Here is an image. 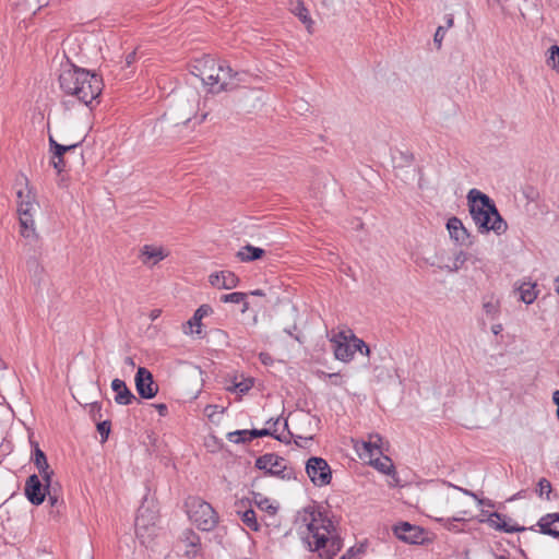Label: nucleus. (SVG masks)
<instances>
[{
    "label": "nucleus",
    "instance_id": "30",
    "mask_svg": "<svg viewBox=\"0 0 559 559\" xmlns=\"http://www.w3.org/2000/svg\"><path fill=\"white\" fill-rule=\"evenodd\" d=\"M84 136L82 139H80L79 141L74 142V143H70V144H60L58 143L55 138L52 135H49V139H48V142H49V147L51 150H58V152H61L63 155H66V153L68 152H73L75 151L78 147H80L82 145V143L84 142Z\"/></svg>",
    "mask_w": 559,
    "mask_h": 559
},
{
    "label": "nucleus",
    "instance_id": "20",
    "mask_svg": "<svg viewBox=\"0 0 559 559\" xmlns=\"http://www.w3.org/2000/svg\"><path fill=\"white\" fill-rule=\"evenodd\" d=\"M506 515L499 513V512H492L489 514L487 522L488 524L493 527L497 531L504 532V533H519L524 532L527 528L525 526H520L518 524L510 525L504 521Z\"/></svg>",
    "mask_w": 559,
    "mask_h": 559
},
{
    "label": "nucleus",
    "instance_id": "58",
    "mask_svg": "<svg viewBox=\"0 0 559 559\" xmlns=\"http://www.w3.org/2000/svg\"><path fill=\"white\" fill-rule=\"evenodd\" d=\"M124 364H126V365H128V366H131V367H134V366H135L133 358H132V357H130V356H127V357L124 358Z\"/></svg>",
    "mask_w": 559,
    "mask_h": 559
},
{
    "label": "nucleus",
    "instance_id": "40",
    "mask_svg": "<svg viewBox=\"0 0 559 559\" xmlns=\"http://www.w3.org/2000/svg\"><path fill=\"white\" fill-rule=\"evenodd\" d=\"M247 296H248L247 293L234 292L230 294L222 295L221 301L224 304H227V302L240 304V301H245Z\"/></svg>",
    "mask_w": 559,
    "mask_h": 559
},
{
    "label": "nucleus",
    "instance_id": "64",
    "mask_svg": "<svg viewBox=\"0 0 559 559\" xmlns=\"http://www.w3.org/2000/svg\"><path fill=\"white\" fill-rule=\"evenodd\" d=\"M463 492H464L465 495H468V496H472V497H474V498H477V496H476L474 492H472V491H469V490H467V489H463Z\"/></svg>",
    "mask_w": 559,
    "mask_h": 559
},
{
    "label": "nucleus",
    "instance_id": "61",
    "mask_svg": "<svg viewBox=\"0 0 559 559\" xmlns=\"http://www.w3.org/2000/svg\"><path fill=\"white\" fill-rule=\"evenodd\" d=\"M249 294L253 295V296H265V294L262 289H255V290L250 292Z\"/></svg>",
    "mask_w": 559,
    "mask_h": 559
},
{
    "label": "nucleus",
    "instance_id": "56",
    "mask_svg": "<svg viewBox=\"0 0 559 559\" xmlns=\"http://www.w3.org/2000/svg\"><path fill=\"white\" fill-rule=\"evenodd\" d=\"M491 330H492V333L495 335H498L502 331V325L501 324H495V325H492Z\"/></svg>",
    "mask_w": 559,
    "mask_h": 559
},
{
    "label": "nucleus",
    "instance_id": "3",
    "mask_svg": "<svg viewBox=\"0 0 559 559\" xmlns=\"http://www.w3.org/2000/svg\"><path fill=\"white\" fill-rule=\"evenodd\" d=\"M301 539L309 551L318 552L322 559H333L343 548V539L337 530L332 533L316 532L311 539L309 535H302Z\"/></svg>",
    "mask_w": 559,
    "mask_h": 559
},
{
    "label": "nucleus",
    "instance_id": "37",
    "mask_svg": "<svg viewBox=\"0 0 559 559\" xmlns=\"http://www.w3.org/2000/svg\"><path fill=\"white\" fill-rule=\"evenodd\" d=\"M96 429L100 435V442L105 443L111 432V421L109 419L96 421Z\"/></svg>",
    "mask_w": 559,
    "mask_h": 559
},
{
    "label": "nucleus",
    "instance_id": "12",
    "mask_svg": "<svg viewBox=\"0 0 559 559\" xmlns=\"http://www.w3.org/2000/svg\"><path fill=\"white\" fill-rule=\"evenodd\" d=\"M31 191L26 194V200H22L17 206V213L21 225V234L23 237H29L35 233L33 213L34 199L29 195Z\"/></svg>",
    "mask_w": 559,
    "mask_h": 559
},
{
    "label": "nucleus",
    "instance_id": "60",
    "mask_svg": "<svg viewBox=\"0 0 559 559\" xmlns=\"http://www.w3.org/2000/svg\"><path fill=\"white\" fill-rule=\"evenodd\" d=\"M16 197H17V202L20 203L22 200H26V195H24L23 191L22 190H19L16 192Z\"/></svg>",
    "mask_w": 559,
    "mask_h": 559
},
{
    "label": "nucleus",
    "instance_id": "36",
    "mask_svg": "<svg viewBox=\"0 0 559 559\" xmlns=\"http://www.w3.org/2000/svg\"><path fill=\"white\" fill-rule=\"evenodd\" d=\"M253 383L252 378H243L241 381H235L229 390L239 394H246L253 386Z\"/></svg>",
    "mask_w": 559,
    "mask_h": 559
},
{
    "label": "nucleus",
    "instance_id": "52",
    "mask_svg": "<svg viewBox=\"0 0 559 559\" xmlns=\"http://www.w3.org/2000/svg\"><path fill=\"white\" fill-rule=\"evenodd\" d=\"M135 58H136L135 51H131L130 53H128L126 56V66L130 67L135 61Z\"/></svg>",
    "mask_w": 559,
    "mask_h": 559
},
{
    "label": "nucleus",
    "instance_id": "41",
    "mask_svg": "<svg viewBox=\"0 0 559 559\" xmlns=\"http://www.w3.org/2000/svg\"><path fill=\"white\" fill-rule=\"evenodd\" d=\"M88 407V414L93 421H99L103 417L102 414V403L99 402H92L86 405Z\"/></svg>",
    "mask_w": 559,
    "mask_h": 559
},
{
    "label": "nucleus",
    "instance_id": "38",
    "mask_svg": "<svg viewBox=\"0 0 559 559\" xmlns=\"http://www.w3.org/2000/svg\"><path fill=\"white\" fill-rule=\"evenodd\" d=\"M349 344L352 345V349H355V353L359 352L360 354L366 356L370 355V347L356 335H352Z\"/></svg>",
    "mask_w": 559,
    "mask_h": 559
},
{
    "label": "nucleus",
    "instance_id": "21",
    "mask_svg": "<svg viewBox=\"0 0 559 559\" xmlns=\"http://www.w3.org/2000/svg\"><path fill=\"white\" fill-rule=\"evenodd\" d=\"M340 337H343L344 341H332L334 343V356L337 360L348 362L353 359L355 349H352V345L347 342L343 332L340 333Z\"/></svg>",
    "mask_w": 559,
    "mask_h": 559
},
{
    "label": "nucleus",
    "instance_id": "33",
    "mask_svg": "<svg viewBox=\"0 0 559 559\" xmlns=\"http://www.w3.org/2000/svg\"><path fill=\"white\" fill-rule=\"evenodd\" d=\"M253 500L260 510L265 511L271 515H274L277 512V507L273 506L270 500L261 493L253 492Z\"/></svg>",
    "mask_w": 559,
    "mask_h": 559
},
{
    "label": "nucleus",
    "instance_id": "46",
    "mask_svg": "<svg viewBox=\"0 0 559 559\" xmlns=\"http://www.w3.org/2000/svg\"><path fill=\"white\" fill-rule=\"evenodd\" d=\"M445 35V27L444 26H438L435 36H433V43L437 46L438 49L441 48L442 40Z\"/></svg>",
    "mask_w": 559,
    "mask_h": 559
},
{
    "label": "nucleus",
    "instance_id": "34",
    "mask_svg": "<svg viewBox=\"0 0 559 559\" xmlns=\"http://www.w3.org/2000/svg\"><path fill=\"white\" fill-rule=\"evenodd\" d=\"M546 63L552 70L559 72V46L552 45L547 51Z\"/></svg>",
    "mask_w": 559,
    "mask_h": 559
},
{
    "label": "nucleus",
    "instance_id": "8",
    "mask_svg": "<svg viewBox=\"0 0 559 559\" xmlns=\"http://www.w3.org/2000/svg\"><path fill=\"white\" fill-rule=\"evenodd\" d=\"M194 68L200 69V73L192 71V74L200 78L204 85H209L210 92L216 93V87L221 80L217 72V61L214 58L206 56L197 60Z\"/></svg>",
    "mask_w": 559,
    "mask_h": 559
},
{
    "label": "nucleus",
    "instance_id": "31",
    "mask_svg": "<svg viewBox=\"0 0 559 559\" xmlns=\"http://www.w3.org/2000/svg\"><path fill=\"white\" fill-rule=\"evenodd\" d=\"M382 438L380 435L370 436V440L364 442V449L366 450L369 459L373 457L374 454L381 455L382 450L380 447V442Z\"/></svg>",
    "mask_w": 559,
    "mask_h": 559
},
{
    "label": "nucleus",
    "instance_id": "16",
    "mask_svg": "<svg viewBox=\"0 0 559 559\" xmlns=\"http://www.w3.org/2000/svg\"><path fill=\"white\" fill-rule=\"evenodd\" d=\"M209 282L212 286L218 289H233L238 286L240 280L231 271H221L212 273L209 276Z\"/></svg>",
    "mask_w": 559,
    "mask_h": 559
},
{
    "label": "nucleus",
    "instance_id": "7",
    "mask_svg": "<svg viewBox=\"0 0 559 559\" xmlns=\"http://www.w3.org/2000/svg\"><path fill=\"white\" fill-rule=\"evenodd\" d=\"M306 473L312 484L318 487L326 486L332 479V469L328 462L319 456H311L306 462Z\"/></svg>",
    "mask_w": 559,
    "mask_h": 559
},
{
    "label": "nucleus",
    "instance_id": "22",
    "mask_svg": "<svg viewBox=\"0 0 559 559\" xmlns=\"http://www.w3.org/2000/svg\"><path fill=\"white\" fill-rule=\"evenodd\" d=\"M166 257L162 248H156L153 246H144L141 249L140 259L144 264H151L152 266L157 264L160 260Z\"/></svg>",
    "mask_w": 559,
    "mask_h": 559
},
{
    "label": "nucleus",
    "instance_id": "57",
    "mask_svg": "<svg viewBox=\"0 0 559 559\" xmlns=\"http://www.w3.org/2000/svg\"><path fill=\"white\" fill-rule=\"evenodd\" d=\"M445 20H447V26H445V29H447L453 25V16L451 14H448L445 16Z\"/></svg>",
    "mask_w": 559,
    "mask_h": 559
},
{
    "label": "nucleus",
    "instance_id": "17",
    "mask_svg": "<svg viewBox=\"0 0 559 559\" xmlns=\"http://www.w3.org/2000/svg\"><path fill=\"white\" fill-rule=\"evenodd\" d=\"M217 72L221 80L216 87V93L230 91L236 86L231 81L236 79L239 73L234 71L227 61H217Z\"/></svg>",
    "mask_w": 559,
    "mask_h": 559
},
{
    "label": "nucleus",
    "instance_id": "25",
    "mask_svg": "<svg viewBox=\"0 0 559 559\" xmlns=\"http://www.w3.org/2000/svg\"><path fill=\"white\" fill-rule=\"evenodd\" d=\"M183 542H186L187 546L191 548L186 550V555L188 557H195L201 548L200 536L192 530H186L183 532Z\"/></svg>",
    "mask_w": 559,
    "mask_h": 559
},
{
    "label": "nucleus",
    "instance_id": "14",
    "mask_svg": "<svg viewBox=\"0 0 559 559\" xmlns=\"http://www.w3.org/2000/svg\"><path fill=\"white\" fill-rule=\"evenodd\" d=\"M158 520L157 512L146 507L144 502L139 507L135 516V532L138 535L153 528Z\"/></svg>",
    "mask_w": 559,
    "mask_h": 559
},
{
    "label": "nucleus",
    "instance_id": "59",
    "mask_svg": "<svg viewBox=\"0 0 559 559\" xmlns=\"http://www.w3.org/2000/svg\"><path fill=\"white\" fill-rule=\"evenodd\" d=\"M240 304L242 305L241 312H247L249 309V302L247 301V298L245 299V301H240Z\"/></svg>",
    "mask_w": 559,
    "mask_h": 559
},
{
    "label": "nucleus",
    "instance_id": "1",
    "mask_svg": "<svg viewBox=\"0 0 559 559\" xmlns=\"http://www.w3.org/2000/svg\"><path fill=\"white\" fill-rule=\"evenodd\" d=\"M68 68L59 74L60 88L79 102L88 106L98 98L104 88L103 76L94 71L81 68L68 60Z\"/></svg>",
    "mask_w": 559,
    "mask_h": 559
},
{
    "label": "nucleus",
    "instance_id": "13",
    "mask_svg": "<svg viewBox=\"0 0 559 559\" xmlns=\"http://www.w3.org/2000/svg\"><path fill=\"white\" fill-rule=\"evenodd\" d=\"M24 495L33 506H40L46 499V489L37 474L26 478Z\"/></svg>",
    "mask_w": 559,
    "mask_h": 559
},
{
    "label": "nucleus",
    "instance_id": "47",
    "mask_svg": "<svg viewBox=\"0 0 559 559\" xmlns=\"http://www.w3.org/2000/svg\"><path fill=\"white\" fill-rule=\"evenodd\" d=\"M362 546L359 548L350 547L345 555H343L340 559H356L355 557L362 552Z\"/></svg>",
    "mask_w": 559,
    "mask_h": 559
},
{
    "label": "nucleus",
    "instance_id": "18",
    "mask_svg": "<svg viewBox=\"0 0 559 559\" xmlns=\"http://www.w3.org/2000/svg\"><path fill=\"white\" fill-rule=\"evenodd\" d=\"M111 390L115 392L114 400L118 405H130L134 401L140 403L136 396L128 388L127 383L119 378H116L111 381Z\"/></svg>",
    "mask_w": 559,
    "mask_h": 559
},
{
    "label": "nucleus",
    "instance_id": "6",
    "mask_svg": "<svg viewBox=\"0 0 559 559\" xmlns=\"http://www.w3.org/2000/svg\"><path fill=\"white\" fill-rule=\"evenodd\" d=\"M304 512L306 514L304 522H306L307 535L310 536V539L314 537L316 532L321 530H323V533H332L337 530L325 508L308 506L304 509Z\"/></svg>",
    "mask_w": 559,
    "mask_h": 559
},
{
    "label": "nucleus",
    "instance_id": "26",
    "mask_svg": "<svg viewBox=\"0 0 559 559\" xmlns=\"http://www.w3.org/2000/svg\"><path fill=\"white\" fill-rule=\"evenodd\" d=\"M369 463L380 473L385 474L388 476H395V467L392 463V460L389 456H384L383 461L380 457H371Z\"/></svg>",
    "mask_w": 559,
    "mask_h": 559
},
{
    "label": "nucleus",
    "instance_id": "63",
    "mask_svg": "<svg viewBox=\"0 0 559 559\" xmlns=\"http://www.w3.org/2000/svg\"><path fill=\"white\" fill-rule=\"evenodd\" d=\"M391 477L393 478V480H394V485H395V486H401V485H400V479H399V477H397V475H396V474H395V476H391Z\"/></svg>",
    "mask_w": 559,
    "mask_h": 559
},
{
    "label": "nucleus",
    "instance_id": "35",
    "mask_svg": "<svg viewBox=\"0 0 559 559\" xmlns=\"http://www.w3.org/2000/svg\"><path fill=\"white\" fill-rule=\"evenodd\" d=\"M241 521L252 531H259L260 525L257 521V514L253 509H248L241 514Z\"/></svg>",
    "mask_w": 559,
    "mask_h": 559
},
{
    "label": "nucleus",
    "instance_id": "2",
    "mask_svg": "<svg viewBox=\"0 0 559 559\" xmlns=\"http://www.w3.org/2000/svg\"><path fill=\"white\" fill-rule=\"evenodd\" d=\"M469 214L480 234L493 231L500 236L508 229V224L499 213L493 200L478 189H471L467 193Z\"/></svg>",
    "mask_w": 559,
    "mask_h": 559
},
{
    "label": "nucleus",
    "instance_id": "5",
    "mask_svg": "<svg viewBox=\"0 0 559 559\" xmlns=\"http://www.w3.org/2000/svg\"><path fill=\"white\" fill-rule=\"evenodd\" d=\"M254 467L264 471L267 476L283 480L297 479L294 467L286 464V460L275 453H265L255 460Z\"/></svg>",
    "mask_w": 559,
    "mask_h": 559
},
{
    "label": "nucleus",
    "instance_id": "51",
    "mask_svg": "<svg viewBox=\"0 0 559 559\" xmlns=\"http://www.w3.org/2000/svg\"><path fill=\"white\" fill-rule=\"evenodd\" d=\"M61 491V485L58 481H53V485H51V489L49 488V493H46V497L49 495L62 496Z\"/></svg>",
    "mask_w": 559,
    "mask_h": 559
},
{
    "label": "nucleus",
    "instance_id": "62",
    "mask_svg": "<svg viewBox=\"0 0 559 559\" xmlns=\"http://www.w3.org/2000/svg\"><path fill=\"white\" fill-rule=\"evenodd\" d=\"M480 504H486L488 507H493V503L491 500H479Z\"/></svg>",
    "mask_w": 559,
    "mask_h": 559
},
{
    "label": "nucleus",
    "instance_id": "48",
    "mask_svg": "<svg viewBox=\"0 0 559 559\" xmlns=\"http://www.w3.org/2000/svg\"><path fill=\"white\" fill-rule=\"evenodd\" d=\"M51 165L57 170V173L60 174L66 170V167H67L66 158L51 160Z\"/></svg>",
    "mask_w": 559,
    "mask_h": 559
},
{
    "label": "nucleus",
    "instance_id": "27",
    "mask_svg": "<svg viewBox=\"0 0 559 559\" xmlns=\"http://www.w3.org/2000/svg\"><path fill=\"white\" fill-rule=\"evenodd\" d=\"M213 312V309L210 305H201L194 312V314L192 316V318L188 321V324L190 326H197V331L195 333L200 334L201 333V321L204 317L211 314Z\"/></svg>",
    "mask_w": 559,
    "mask_h": 559
},
{
    "label": "nucleus",
    "instance_id": "54",
    "mask_svg": "<svg viewBox=\"0 0 559 559\" xmlns=\"http://www.w3.org/2000/svg\"><path fill=\"white\" fill-rule=\"evenodd\" d=\"M278 423H280V418H276V419L270 418V419L266 420V425H270L271 429H276V430H277Z\"/></svg>",
    "mask_w": 559,
    "mask_h": 559
},
{
    "label": "nucleus",
    "instance_id": "11",
    "mask_svg": "<svg viewBox=\"0 0 559 559\" xmlns=\"http://www.w3.org/2000/svg\"><path fill=\"white\" fill-rule=\"evenodd\" d=\"M392 530L396 538L404 543L420 545L425 542L424 528L409 522H399Z\"/></svg>",
    "mask_w": 559,
    "mask_h": 559
},
{
    "label": "nucleus",
    "instance_id": "53",
    "mask_svg": "<svg viewBox=\"0 0 559 559\" xmlns=\"http://www.w3.org/2000/svg\"><path fill=\"white\" fill-rule=\"evenodd\" d=\"M49 152L51 153V160L64 158V155L61 152H58V150H51L49 147Z\"/></svg>",
    "mask_w": 559,
    "mask_h": 559
},
{
    "label": "nucleus",
    "instance_id": "49",
    "mask_svg": "<svg viewBox=\"0 0 559 559\" xmlns=\"http://www.w3.org/2000/svg\"><path fill=\"white\" fill-rule=\"evenodd\" d=\"M259 359L264 366H270L273 364V358L269 353H260Z\"/></svg>",
    "mask_w": 559,
    "mask_h": 559
},
{
    "label": "nucleus",
    "instance_id": "9",
    "mask_svg": "<svg viewBox=\"0 0 559 559\" xmlns=\"http://www.w3.org/2000/svg\"><path fill=\"white\" fill-rule=\"evenodd\" d=\"M273 437L274 439L281 441V442H285V443H289L290 441L289 440H286L282 437V435H277L276 433V429H271V428H262V429H250V430H236V431H231L227 435V439L230 441V442H235V443H247V442H250L252 441L253 439L255 438H263V437Z\"/></svg>",
    "mask_w": 559,
    "mask_h": 559
},
{
    "label": "nucleus",
    "instance_id": "43",
    "mask_svg": "<svg viewBox=\"0 0 559 559\" xmlns=\"http://www.w3.org/2000/svg\"><path fill=\"white\" fill-rule=\"evenodd\" d=\"M484 311L487 316L491 317L492 319L496 318L499 313V302L498 301H486L483 305Z\"/></svg>",
    "mask_w": 559,
    "mask_h": 559
},
{
    "label": "nucleus",
    "instance_id": "55",
    "mask_svg": "<svg viewBox=\"0 0 559 559\" xmlns=\"http://www.w3.org/2000/svg\"><path fill=\"white\" fill-rule=\"evenodd\" d=\"M552 402L557 406V408H559V390H556L552 393Z\"/></svg>",
    "mask_w": 559,
    "mask_h": 559
},
{
    "label": "nucleus",
    "instance_id": "24",
    "mask_svg": "<svg viewBox=\"0 0 559 559\" xmlns=\"http://www.w3.org/2000/svg\"><path fill=\"white\" fill-rule=\"evenodd\" d=\"M31 445H32L31 461L34 463V465L38 469V473H43L47 469H50L46 453L39 448L38 442L31 441Z\"/></svg>",
    "mask_w": 559,
    "mask_h": 559
},
{
    "label": "nucleus",
    "instance_id": "45",
    "mask_svg": "<svg viewBox=\"0 0 559 559\" xmlns=\"http://www.w3.org/2000/svg\"><path fill=\"white\" fill-rule=\"evenodd\" d=\"M397 154L400 159L399 166L401 167L411 166L412 163L414 162V154L408 151H399Z\"/></svg>",
    "mask_w": 559,
    "mask_h": 559
},
{
    "label": "nucleus",
    "instance_id": "28",
    "mask_svg": "<svg viewBox=\"0 0 559 559\" xmlns=\"http://www.w3.org/2000/svg\"><path fill=\"white\" fill-rule=\"evenodd\" d=\"M520 300L526 305H531L537 298L536 284L523 283L519 287Z\"/></svg>",
    "mask_w": 559,
    "mask_h": 559
},
{
    "label": "nucleus",
    "instance_id": "4",
    "mask_svg": "<svg viewBox=\"0 0 559 559\" xmlns=\"http://www.w3.org/2000/svg\"><path fill=\"white\" fill-rule=\"evenodd\" d=\"M188 514L199 530L204 532L213 531L218 524V514L213 507L199 497H189L186 501Z\"/></svg>",
    "mask_w": 559,
    "mask_h": 559
},
{
    "label": "nucleus",
    "instance_id": "42",
    "mask_svg": "<svg viewBox=\"0 0 559 559\" xmlns=\"http://www.w3.org/2000/svg\"><path fill=\"white\" fill-rule=\"evenodd\" d=\"M552 490V487H551V483L546 479V478H540L539 481H538V489H537V493L539 497H543L544 495H546V499L547 500H550V492Z\"/></svg>",
    "mask_w": 559,
    "mask_h": 559
},
{
    "label": "nucleus",
    "instance_id": "15",
    "mask_svg": "<svg viewBox=\"0 0 559 559\" xmlns=\"http://www.w3.org/2000/svg\"><path fill=\"white\" fill-rule=\"evenodd\" d=\"M447 229L449 230L451 239L455 242L462 246L472 245L471 234L459 217H450L447 222Z\"/></svg>",
    "mask_w": 559,
    "mask_h": 559
},
{
    "label": "nucleus",
    "instance_id": "32",
    "mask_svg": "<svg viewBox=\"0 0 559 559\" xmlns=\"http://www.w3.org/2000/svg\"><path fill=\"white\" fill-rule=\"evenodd\" d=\"M46 498H48L50 506L49 514L52 516L60 515L66 508L62 496L49 495Z\"/></svg>",
    "mask_w": 559,
    "mask_h": 559
},
{
    "label": "nucleus",
    "instance_id": "10",
    "mask_svg": "<svg viewBox=\"0 0 559 559\" xmlns=\"http://www.w3.org/2000/svg\"><path fill=\"white\" fill-rule=\"evenodd\" d=\"M135 389L141 399L151 400L158 393L152 372L145 367H139L134 377Z\"/></svg>",
    "mask_w": 559,
    "mask_h": 559
},
{
    "label": "nucleus",
    "instance_id": "19",
    "mask_svg": "<svg viewBox=\"0 0 559 559\" xmlns=\"http://www.w3.org/2000/svg\"><path fill=\"white\" fill-rule=\"evenodd\" d=\"M536 526L539 527V533L559 538V512L545 514L538 520Z\"/></svg>",
    "mask_w": 559,
    "mask_h": 559
},
{
    "label": "nucleus",
    "instance_id": "50",
    "mask_svg": "<svg viewBox=\"0 0 559 559\" xmlns=\"http://www.w3.org/2000/svg\"><path fill=\"white\" fill-rule=\"evenodd\" d=\"M152 406L156 408V411L158 412V414L162 417H165L168 415V406L166 404L158 403V404H152Z\"/></svg>",
    "mask_w": 559,
    "mask_h": 559
},
{
    "label": "nucleus",
    "instance_id": "39",
    "mask_svg": "<svg viewBox=\"0 0 559 559\" xmlns=\"http://www.w3.org/2000/svg\"><path fill=\"white\" fill-rule=\"evenodd\" d=\"M468 259V254L464 252L463 250H460L454 258V263L452 266H447L449 272H457L460 269L463 267L465 262Z\"/></svg>",
    "mask_w": 559,
    "mask_h": 559
},
{
    "label": "nucleus",
    "instance_id": "44",
    "mask_svg": "<svg viewBox=\"0 0 559 559\" xmlns=\"http://www.w3.org/2000/svg\"><path fill=\"white\" fill-rule=\"evenodd\" d=\"M39 475L41 476L43 478V485L45 486V489H46V493H49V488L51 489V485H53V471L52 469H47L43 473H39Z\"/></svg>",
    "mask_w": 559,
    "mask_h": 559
},
{
    "label": "nucleus",
    "instance_id": "29",
    "mask_svg": "<svg viewBox=\"0 0 559 559\" xmlns=\"http://www.w3.org/2000/svg\"><path fill=\"white\" fill-rule=\"evenodd\" d=\"M292 12L300 20L302 24L307 26L309 29L313 24V21L309 14L308 9L306 8L302 0H297L296 5L292 9Z\"/></svg>",
    "mask_w": 559,
    "mask_h": 559
},
{
    "label": "nucleus",
    "instance_id": "23",
    "mask_svg": "<svg viewBox=\"0 0 559 559\" xmlns=\"http://www.w3.org/2000/svg\"><path fill=\"white\" fill-rule=\"evenodd\" d=\"M264 254V249L248 243L236 253V257L241 262H253L263 258Z\"/></svg>",
    "mask_w": 559,
    "mask_h": 559
}]
</instances>
